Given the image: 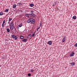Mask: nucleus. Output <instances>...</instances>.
Instances as JSON below:
<instances>
[{"label": "nucleus", "mask_w": 77, "mask_h": 77, "mask_svg": "<svg viewBox=\"0 0 77 77\" xmlns=\"http://www.w3.org/2000/svg\"><path fill=\"white\" fill-rule=\"evenodd\" d=\"M11 30L13 33H16L17 30H16V28H15L14 26V27Z\"/></svg>", "instance_id": "obj_1"}, {"label": "nucleus", "mask_w": 77, "mask_h": 77, "mask_svg": "<svg viewBox=\"0 0 77 77\" xmlns=\"http://www.w3.org/2000/svg\"><path fill=\"white\" fill-rule=\"evenodd\" d=\"M12 38H13L15 40H17L18 38V37L17 36H16L15 35H12Z\"/></svg>", "instance_id": "obj_2"}, {"label": "nucleus", "mask_w": 77, "mask_h": 77, "mask_svg": "<svg viewBox=\"0 0 77 77\" xmlns=\"http://www.w3.org/2000/svg\"><path fill=\"white\" fill-rule=\"evenodd\" d=\"M33 20V18H30L28 20V23H30V22H32V21Z\"/></svg>", "instance_id": "obj_3"}, {"label": "nucleus", "mask_w": 77, "mask_h": 77, "mask_svg": "<svg viewBox=\"0 0 77 77\" xmlns=\"http://www.w3.org/2000/svg\"><path fill=\"white\" fill-rule=\"evenodd\" d=\"M74 54H75V53L72 52L70 54V56H71V57H72V56H74Z\"/></svg>", "instance_id": "obj_4"}, {"label": "nucleus", "mask_w": 77, "mask_h": 77, "mask_svg": "<svg viewBox=\"0 0 77 77\" xmlns=\"http://www.w3.org/2000/svg\"><path fill=\"white\" fill-rule=\"evenodd\" d=\"M30 15H32V17H36V15H35V14L33 13H31V14H30Z\"/></svg>", "instance_id": "obj_5"}, {"label": "nucleus", "mask_w": 77, "mask_h": 77, "mask_svg": "<svg viewBox=\"0 0 77 77\" xmlns=\"http://www.w3.org/2000/svg\"><path fill=\"white\" fill-rule=\"evenodd\" d=\"M70 63L72 66H75V63L74 62H72L71 63Z\"/></svg>", "instance_id": "obj_6"}, {"label": "nucleus", "mask_w": 77, "mask_h": 77, "mask_svg": "<svg viewBox=\"0 0 77 77\" xmlns=\"http://www.w3.org/2000/svg\"><path fill=\"white\" fill-rule=\"evenodd\" d=\"M48 44L49 45H51V44H52L53 43L51 41H49L48 42Z\"/></svg>", "instance_id": "obj_7"}, {"label": "nucleus", "mask_w": 77, "mask_h": 77, "mask_svg": "<svg viewBox=\"0 0 77 77\" xmlns=\"http://www.w3.org/2000/svg\"><path fill=\"white\" fill-rule=\"evenodd\" d=\"M25 15L27 17H29V16L30 15V14H25Z\"/></svg>", "instance_id": "obj_8"}, {"label": "nucleus", "mask_w": 77, "mask_h": 77, "mask_svg": "<svg viewBox=\"0 0 77 77\" xmlns=\"http://www.w3.org/2000/svg\"><path fill=\"white\" fill-rule=\"evenodd\" d=\"M65 40H66V37L64 36V38H63V41H62L63 42H65Z\"/></svg>", "instance_id": "obj_9"}, {"label": "nucleus", "mask_w": 77, "mask_h": 77, "mask_svg": "<svg viewBox=\"0 0 77 77\" xmlns=\"http://www.w3.org/2000/svg\"><path fill=\"white\" fill-rule=\"evenodd\" d=\"M27 38L24 39L22 40V41H23V42H27Z\"/></svg>", "instance_id": "obj_10"}, {"label": "nucleus", "mask_w": 77, "mask_h": 77, "mask_svg": "<svg viewBox=\"0 0 77 77\" xmlns=\"http://www.w3.org/2000/svg\"><path fill=\"white\" fill-rule=\"evenodd\" d=\"M13 6V8H14V9H15L16 8V7H17V5L16 4H14Z\"/></svg>", "instance_id": "obj_11"}, {"label": "nucleus", "mask_w": 77, "mask_h": 77, "mask_svg": "<svg viewBox=\"0 0 77 77\" xmlns=\"http://www.w3.org/2000/svg\"><path fill=\"white\" fill-rule=\"evenodd\" d=\"M4 15V13H3V12L1 11L0 12V15Z\"/></svg>", "instance_id": "obj_12"}, {"label": "nucleus", "mask_w": 77, "mask_h": 77, "mask_svg": "<svg viewBox=\"0 0 77 77\" xmlns=\"http://www.w3.org/2000/svg\"><path fill=\"white\" fill-rule=\"evenodd\" d=\"M32 21L31 22V23L32 24H34V23H35V19H33Z\"/></svg>", "instance_id": "obj_13"}, {"label": "nucleus", "mask_w": 77, "mask_h": 77, "mask_svg": "<svg viewBox=\"0 0 77 77\" xmlns=\"http://www.w3.org/2000/svg\"><path fill=\"white\" fill-rule=\"evenodd\" d=\"M72 18L73 19V20H76V18H77V17H76L75 16H74L72 17Z\"/></svg>", "instance_id": "obj_14"}, {"label": "nucleus", "mask_w": 77, "mask_h": 77, "mask_svg": "<svg viewBox=\"0 0 77 77\" xmlns=\"http://www.w3.org/2000/svg\"><path fill=\"white\" fill-rule=\"evenodd\" d=\"M30 7H33L34 6V4H30Z\"/></svg>", "instance_id": "obj_15"}, {"label": "nucleus", "mask_w": 77, "mask_h": 77, "mask_svg": "<svg viewBox=\"0 0 77 77\" xmlns=\"http://www.w3.org/2000/svg\"><path fill=\"white\" fill-rule=\"evenodd\" d=\"M56 2H54L52 6H56Z\"/></svg>", "instance_id": "obj_16"}, {"label": "nucleus", "mask_w": 77, "mask_h": 77, "mask_svg": "<svg viewBox=\"0 0 77 77\" xmlns=\"http://www.w3.org/2000/svg\"><path fill=\"white\" fill-rule=\"evenodd\" d=\"M22 25H23V23H21L20 25H19L18 26L20 27H21V26H22Z\"/></svg>", "instance_id": "obj_17"}, {"label": "nucleus", "mask_w": 77, "mask_h": 77, "mask_svg": "<svg viewBox=\"0 0 77 77\" xmlns=\"http://www.w3.org/2000/svg\"><path fill=\"white\" fill-rule=\"evenodd\" d=\"M12 18H9L8 21L9 22H10V21H12Z\"/></svg>", "instance_id": "obj_18"}, {"label": "nucleus", "mask_w": 77, "mask_h": 77, "mask_svg": "<svg viewBox=\"0 0 77 77\" xmlns=\"http://www.w3.org/2000/svg\"><path fill=\"white\" fill-rule=\"evenodd\" d=\"M21 5H22V4H21V3H17V6H21Z\"/></svg>", "instance_id": "obj_19"}, {"label": "nucleus", "mask_w": 77, "mask_h": 77, "mask_svg": "<svg viewBox=\"0 0 77 77\" xmlns=\"http://www.w3.org/2000/svg\"><path fill=\"white\" fill-rule=\"evenodd\" d=\"M10 29H11V30L12 29H13V26H12V25H10Z\"/></svg>", "instance_id": "obj_20"}, {"label": "nucleus", "mask_w": 77, "mask_h": 77, "mask_svg": "<svg viewBox=\"0 0 77 77\" xmlns=\"http://www.w3.org/2000/svg\"><path fill=\"white\" fill-rule=\"evenodd\" d=\"M7 31L8 32H10V30L9 28H7Z\"/></svg>", "instance_id": "obj_21"}, {"label": "nucleus", "mask_w": 77, "mask_h": 77, "mask_svg": "<svg viewBox=\"0 0 77 77\" xmlns=\"http://www.w3.org/2000/svg\"><path fill=\"white\" fill-rule=\"evenodd\" d=\"M20 39H23V38H24V36L21 35L20 36Z\"/></svg>", "instance_id": "obj_22"}, {"label": "nucleus", "mask_w": 77, "mask_h": 77, "mask_svg": "<svg viewBox=\"0 0 77 77\" xmlns=\"http://www.w3.org/2000/svg\"><path fill=\"white\" fill-rule=\"evenodd\" d=\"M8 11H9V9H6L5 10V12H8Z\"/></svg>", "instance_id": "obj_23"}, {"label": "nucleus", "mask_w": 77, "mask_h": 77, "mask_svg": "<svg viewBox=\"0 0 77 77\" xmlns=\"http://www.w3.org/2000/svg\"><path fill=\"white\" fill-rule=\"evenodd\" d=\"M41 26H40L37 28V31H38V29H40V27H41Z\"/></svg>", "instance_id": "obj_24"}, {"label": "nucleus", "mask_w": 77, "mask_h": 77, "mask_svg": "<svg viewBox=\"0 0 77 77\" xmlns=\"http://www.w3.org/2000/svg\"><path fill=\"white\" fill-rule=\"evenodd\" d=\"M31 72H34V70L32 69H31Z\"/></svg>", "instance_id": "obj_25"}, {"label": "nucleus", "mask_w": 77, "mask_h": 77, "mask_svg": "<svg viewBox=\"0 0 77 77\" xmlns=\"http://www.w3.org/2000/svg\"><path fill=\"white\" fill-rule=\"evenodd\" d=\"M30 12L31 13V14H33V12H35V11H30Z\"/></svg>", "instance_id": "obj_26"}, {"label": "nucleus", "mask_w": 77, "mask_h": 77, "mask_svg": "<svg viewBox=\"0 0 77 77\" xmlns=\"http://www.w3.org/2000/svg\"><path fill=\"white\" fill-rule=\"evenodd\" d=\"M2 27H4V26H5V23H2Z\"/></svg>", "instance_id": "obj_27"}, {"label": "nucleus", "mask_w": 77, "mask_h": 77, "mask_svg": "<svg viewBox=\"0 0 77 77\" xmlns=\"http://www.w3.org/2000/svg\"><path fill=\"white\" fill-rule=\"evenodd\" d=\"M28 76H31V74L30 73H28Z\"/></svg>", "instance_id": "obj_28"}, {"label": "nucleus", "mask_w": 77, "mask_h": 77, "mask_svg": "<svg viewBox=\"0 0 77 77\" xmlns=\"http://www.w3.org/2000/svg\"><path fill=\"white\" fill-rule=\"evenodd\" d=\"M5 20H4L3 21V23H4V24H5Z\"/></svg>", "instance_id": "obj_29"}, {"label": "nucleus", "mask_w": 77, "mask_h": 77, "mask_svg": "<svg viewBox=\"0 0 77 77\" xmlns=\"http://www.w3.org/2000/svg\"><path fill=\"white\" fill-rule=\"evenodd\" d=\"M75 47H77V43H76L75 45Z\"/></svg>", "instance_id": "obj_30"}, {"label": "nucleus", "mask_w": 77, "mask_h": 77, "mask_svg": "<svg viewBox=\"0 0 77 77\" xmlns=\"http://www.w3.org/2000/svg\"><path fill=\"white\" fill-rule=\"evenodd\" d=\"M13 23H14V22H13V21H12L11 22V24H13Z\"/></svg>", "instance_id": "obj_31"}, {"label": "nucleus", "mask_w": 77, "mask_h": 77, "mask_svg": "<svg viewBox=\"0 0 77 77\" xmlns=\"http://www.w3.org/2000/svg\"><path fill=\"white\" fill-rule=\"evenodd\" d=\"M35 36V34H33L32 35V36L33 37V36Z\"/></svg>", "instance_id": "obj_32"}, {"label": "nucleus", "mask_w": 77, "mask_h": 77, "mask_svg": "<svg viewBox=\"0 0 77 77\" xmlns=\"http://www.w3.org/2000/svg\"><path fill=\"white\" fill-rule=\"evenodd\" d=\"M13 26V27H14V24H12V25H11V26Z\"/></svg>", "instance_id": "obj_33"}, {"label": "nucleus", "mask_w": 77, "mask_h": 77, "mask_svg": "<svg viewBox=\"0 0 77 77\" xmlns=\"http://www.w3.org/2000/svg\"><path fill=\"white\" fill-rule=\"evenodd\" d=\"M29 36H31V34H29Z\"/></svg>", "instance_id": "obj_34"}, {"label": "nucleus", "mask_w": 77, "mask_h": 77, "mask_svg": "<svg viewBox=\"0 0 77 77\" xmlns=\"http://www.w3.org/2000/svg\"><path fill=\"white\" fill-rule=\"evenodd\" d=\"M40 26H41V23H40Z\"/></svg>", "instance_id": "obj_35"}, {"label": "nucleus", "mask_w": 77, "mask_h": 77, "mask_svg": "<svg viewBox=\"0 0 77 77\" xmlns=\"http://www.w3.org/2000/svg\"><path fill=\"white\" fill-rule=\"evenodd\" d=\"M8 23L9 24V25H10V22H8Z\"/></svg>", "instance_id": "obj_36"}, {"label": "nucleus", "mask_w": 77, "mask_h": 77, "mask_svg": "<svg viewBox=\"0 0 77 77\" xmlns=\"http://www.w3.org/2000/svg\"><path fill=\"white\" fill-rule=\"evenodd\" d=\"M17 29H19V27H17Z\"/></svg>", "instance_id": "obj_37"}]
</instances>
